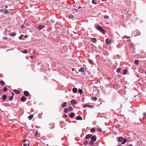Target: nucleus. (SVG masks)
I'll use <instances>...</instances> for the list:
<instances>
[{
  "mask_svg": "<svg viewBox=\"0 0 146 146\" xmlns=\"http://www.w3.org/2000/svg\"><path fill=\"white\" fill-rule=\"evenodd\" d=\"M96 28L97 30L99 31L103 34H105L106 32V31L99 25H97Z\"/></svg>",
  "mask_w": 146,
  "mask_h": 146,
  "instance_id": "nucleus-1",
  "label": "nucleus"
},
{
  "mask_svg": "<svg viewBox=\"0 0 146 146\" xmlns=\"http://www.w3.org/2000/svg\"><path fill=\"white\" fill-rule=\"evenodd\" d=\"M118 141L120 142H122L121 144H123L127 141V140L125 138L123 139V138L121 137H119L118 139Z\"/></svg>",
  "mask_w": 146,
  "mask_h": 146,
  "instance_id": "nucleus-2",
  "label": "nucleus"
},
{
  "mask_svg": "<svg viewBox=\"0 0 146 146\" xmlns=\"http://www.w3.org/2000/svg\"><path fill=\"white\" fill-rule=\"evenodd\" d=\"M45 27V25H38V28L39 30H41Z\"/></svg>",
  "mask_w": 146,
  "mask_h": 146,
  "instance_id": "nucleus-3",
  "label": "nucleus"
},
{
  "mask_svg": "<svg viewBox=\"0 0 146 146\" xmlns=\"http://www.w3.org/2000/svg\"><path fill=\"white\" fill-rule=\"evenodd\" d=\"M71 103L72 105H76V100L74 99L72 100H71Z\"/></svg>",
  "mask_w": 146,
  "mask_h": 146,
  "instance_id": "nucleus-4",
  "label": "nucleus"
},
{
  "mask_svg": "<svg viewBox=\"0 0 146 146\" xmlns=\"http://www.w3.org/2000/svg\"><path fill=\"white\" fill-rule=\"evenodd\" d=\"M24 95L26 96H28L29 94V93L27 91H24Z\"/></svg>",
  "mask_w": 146,
  "mask_h": 146,
  "instance_id": "nucleus-5",
  "label": "nucleus"
},
{
  "mask_svg": "<svg viewBox=\"0 0 146 146\" xmlns=\"http://www.w3.org/2000/svg\"><path fill=\"white\" fill-rule=\"evenodd\" d=\"M91 139L92 141H94L96 140V136H93L91 137Z\"/></svg>",
  "mask_w": 146,
  "mask_h": 146,
  "instance_id": "nucleus-6",
  "label": "nucleus"
},
{
  "mask_svg": "<svg viewBox=\"0 0 146 146\" xmlns=\"http://www.w3.org/2000/svg\"><path fill=\"white\" fill-rule=\"evenodd\" d=\"M26 100V98L24 96H23L21 99V101L23 102H25Z\"/></svg>",
  "mask_w": 146,
  "mask_h": 146,
  "instance_id": "nucleus-7",
  "label": "nucleus"
},
{
  "mask_svg": "<svg viewBox=\"0 0 146 146\" xmlns=\"http://www.w3.org/2000/svg\"><path fill=\"white\" fill-rule=\"evenodd\" d=\"M79 71L82 72V73L84 74H85V72L84 71V69L83 67H82L80 68V70Z\"/></svg>",
  "mask_w": 146,
  "mask_h": 146,
  "instance_id": "nucleus-8",
  "label": "nucleus"
},
{
  "mask_svg": "<svg viewBox=\"0 0 146 146\" xmlns=\"http://www.w3.org/2000/svg\"><path fill=\"white\" fill-rule=\"evenodd\" d=\"M76 120H82V118L80 116H78L76 117Z\"/></svg>",
  "mask_w": 146,
  "mask_h": 146,
  "instance_id": "nucleus-9",
  "label": "nucleus"
},
{
  "mask_svg": "<svg viewBox=\"0 0 146 146\" xmlns=\"http://www.w3.org/2000/svg\"><path fill=\"white\" fill-rule=\"evenodd\" d=\"M87 107H88L90 108H93V106H91L90 105H85L84 106V108H86Z\"/></svg>",
  "mask_w": 146,
  "mask_h": 146,
  "instance_id": "nucleus-10",
  "label": "nucleus"
},
{
  "mask_svg": "<svg viewBox=\"0 0 146 146\" xmlns=\"http://www.w3.org/2000/svg\"><path fill=\"white\" fill-rule=\"evenodd\" d=\"M92 136V135L91 134H88L86 135L85 137V138L86 139H87L91 137Z\"/></svg>",
  "mask_w": 146,
  "mask_h": 146,
  "instance_id": "nucleus-11",
  "label": "nucleus"
},
{
  "mask_svg": "<svg viewBox=\"0 0 146 146\" xmlns=\"http://www.w3.org/2000/svg\"><path fill=\"white\" fill-rule=\"evenodd\" d=\"M106 42L107 44H109L111 42V40H109L108 39H107L106 40Z\"/></svg>",
  "mask_w": 146,
  "mask_h": 146,
  "instance_id": "nucleus-12",
  "label": "nucleus"
},
{
  "mask_svg": "<svg viewBox=\"0 0 146 146\" xmlns=\"http://www.w3.org/2000/svg\"><path fill=\"white\" fill-rule=\"evenodd\" d=\"M78 91V90L77 88H74L72 89V91L74 93H76Z\"/></svg>",
  "mask_w": 146,
  "mask_h": 146,
  "instance_id": "nucleus-13",
  "label": "nucleus"
},
{
  "mask_svg": "<svg viewBox=\"0 0 146 146\" xmlns=\"http://www.w3.org/2000/svg\"><path fill=\"white\" fill-rule=\"evenodd\" d=\"M14 92L16 94H20V92L19 90H14Z\"/></svg>",
  "mask_w": 146,
  "mask_h": 146,
  "instance_id": "nucleus-14",
  "label": "nucleus"
},
{
  "mask_svg": "<svg viewBox=\"0 0 146 146\" xmlns=\"http://www.w3.org/2000/svg\"><path fill=\"white\" fill-rule=\"evenodd\" d=\"M91 41L94 43H95L97 41L96 39V38H92L91 39Z\"/></svg>",
  "mask_w": 146,
  "mask_h": 146,
  "instance_id": "nucleus-15",
  "label": "nucleus"
},
{
  "mask_svg": "<svg viewBox=\"0 0 146 146\" xmlns=\"http://www.w3.org/2000/svg\"><path fill=\"white\" fill-rule=\"evenodd\" d=\"M16 35V33H15V32H13L10 33V35L11 36H15Z\"/></svg>",
  "mask_w": 146,
  "mask_h": 146,
  "instance_id": "nucleus-16",
  "label": "nucleus"
},
{
  "mask_svg": "<svg viewBox=\"0 0 146 146\" xmlns=\"http://www.w3.org/2000/svg\"><path fill=\"white\" fill-rule=\"evenodd\" d=\"M143 116L144 117L143 118L144 121H146V113L145 112L143 113Z\"/></svg>",
  "mask_w": 146,
  "mask_h": 146,
  "instance_id": "nucleus-17",
  "label": "nucleus"
},
{
  "mask_svg": "<svg viewBox=\"0 0 146 146\" xmlns=\"http://www.w3.org/2000/svg\"><path fill=\"white\" fill-rule=\"evenodd\" d=\"M138 31H135L133 33L134 35L135 36H137L138 35V34H137V32Z\"/></svg>",
  "mask_w": 146,
  "mask_h": 146,
  "instance_id": "nucleus-18",
  "label": "nucleus"
},
{
  "mask_svg": "<svg viewBox=\"0 0 146 146\" xmlns=\"http://www.w3.org/2000/svg\"><path fill=\"white\" fill-rule=\"evenodd\" d=\"M74 115H75V113H72L70 114V117L71 118H72L74 117Z\"/></svg>",
  "mask_w": 146,
  "mask_h": 146,
  "instance_id": "nucleus-19",
  "label": "nucleus"
},
{
  "mask_svg": "<svg viewBox=\"0 0 146 146\" xmlns=\"http://www.w3.org/2000/svg\"><path fill=\"white\" fill-rule=\"evenodd\" d=\"M67 104L66 102H64L62 105V106L63 108H65Z\"/></svg>",
  "mask_w": 146,
  "mask_h": 146,
  "instance_id": "nucleus-20",
  "label": "nucleus"
},
{
  "mask_svg": "<svg viewBox=\"0 0 146 146\" xmlns=\"http://www.w3.org/2000/svg\"><path fill=\"white\" fill-rule=\"evenodd\" d=\"M97 131L102 132L101 129L99 127L98 125L97 126Z\"/></svg>",
  "mask_w": 146,
  "mask_h": 146,
  "instance_id": "nucleus-21",
  "label": "nucleus"
},
{
  "mask_svg": "<svg viewBox=\"0 0 146 146\" xmlns=\"http://www.w3.org/2000/svg\"><path fill=\"white\" fill-rule=\"evenodd\" d=\"M121 69L120 68H118L117 69L116 71L117 73H119L121 71Z\"/></svg>",
  "mask_w": 146,
  "mask_h": 146,
  "instance_id": "nucleus-22",
  "label": "nucleus"
},
{
  "mask_svg": "<svg viewBox=\"0 0 146 146\" xmlns=\"http://www.w3.org/2000/svg\"><path fill=\"white\" fill-rule=\"evenodd\" d=\"M88 61L90 63L92 64H94V62H93V61L90 59H89L88 60Z\"/></svg>",
  "mask_w": 146,
  "mask_h": 146,
  "instance_id": "nucleus-23",
  "label": "nucleus"
},
{
  "mask_svg": "<svg viewBox=\"0 0 146 146\" xmlns=\"http://www.w3.org/2000/svg\"><path fill=\"white\" fill-rule=\"evenodd\" d=\"M139 60H134V63L136 64V65H138L139 64Z\"/></svg>",
  "mask_w": 146,
  "mask_h": 146,
  "instance_id": "nucleus-24",
  "label": "nucleus"
},
{
  "mask_svg": "<svg viewBox=\"0 0 146 146\" xmlns=\"http://www.w3.org/2000/svg\"><path fill=\"white\" fill-rule=\"evenodd\" d=\"M127 70L126 69H125L124 70H123V74L125 75L126 74H127Z\"/></svg>",
  "mask_w": 146,
  "mask_h": 146,
  "instance_id": "nucleus-25",
  "label": "nucleus"
},
{
  "mask_svg": "<svg viewBox=\"0 0 146 146\" xmlns=\"http://www.w3.org/2000/svg\"><path fill=\"white\" fill-rule=\"evenodd\" d=\"M90 131L92 133L95 132L96 131L95 129L94 128H92L90 129Z\"/></svg>",
  "mask_w": 146,
  "mask_h": 146,
  "instance_id": "nucleus-26",
  "label": "nucleus"
},
{
  "mask_svg": "<svg viewBox=\"0 0 146 146\" xmlns=\"http://www.w3.org/2000/svg\"><path fill=\"white\" fill-rule=\"evenodd\" d=\"M91 99L93 100L94 101L96 100L97 99V98L96 97H92Z\"/></svg>",
  "mask_w": 146,
  "mask_h": 146,
  "instance_id": "nucleus-27",
  "label": "nucleus"
},
{
  "mask_svg": "<svg viewBox=\"0 0 146 146\" xmlns=\"http://www.w3.org/2000/svg\"><path fill=\"white\" fill-rule=\"evenodd\" d=\"M143 118H144V117L143 116V115L141 117H140V120L141 121H144Z\"/></svg>",
  "mask_w": 146,
  "mask_h": 146,
  "instance_id": "nucleus-28",
  "label": "nucleus"
},
{
  "mask_svg": "<svg viewBox=\"0 0 146 146\" xmlns=\"http://www.w3.org/2000/svg\"><path fill=\"white\" fill-rule=\"evenodd\" d=\"M143 118H144V117L143 116V115L141 117H140V120L141 121H144Z\"/></svg>",
  "mask_w": 146,
  "mask_h": 146,
  "instance_id": "nucleus-29",
  "label": "nucleus"
},
{
  "mask_svg": "<svg viewBox=\"0 0 146 146\" xmlns=\"http://www.w3.org/2000/svg\"><path fill=\"white\" fill-rule=\"evenodd\" d=\"M33 117V115H30L28 117V118H29V120H31L32 119V118Z\"/></svg>",
  "mask_w": 146,
  "mask_h": 146,
  "instance_id": "nucleus-30",
  "label": "nucleus"
},
{
  "mask_svg": "<svg viewBox=\"0 0 146 146\" xmlns=\"http://www.w3.org/2000/svg\"><path fill=\"white\" fill-rule=\"evenodd\" d=\"M7 96L5 95H4L3 96V99L4 100H5L7 99Z\"/></svg>",
  "mask_w": 146,
  "mask_h": 146,
  "instance_id": "nucleus-31",
  "label": "nucleus"
},
{
  "mask_svg": "<svg viewBox=\"0 0 146 146\" xmlns=\"http://www.w3.org/2000/svg\"><path fill=\"white\" fill-rule=\"evenodd\" d=\"M68 109L67 108H65L64 110V112L65 113H66L68 111Z\"/></svg>",
  "mask_w": 146,
  "mask_h": 146,
  "instance_id": "nucleus-32",
  "label": "nucleus"
},
{
  "mask_svg": "<svg viewBox=\"0 0 146 146\" xmlns=\"http://www.w3.org/2000/svg\"><path fill=\"white\" fill-rule=\"evenodd\" d=\"M96 1H95V0H92V3L93 4L96 5L97 4V3L96 2Z\"/></svg>",
  "mask_w": 146,
  "mask_h": 146,
  "instance_id": "nucleus-33",
  "label": "nucleus"
},
{
  "mask_svg": "<svg viewBox=\"0 0 146 146\" xmlns=\"http://www.w3.org/2000/svg\"><path fill=\"white\" fill-rule=\"evenodd\" d=\"M7 90V87H4L3 89V91L4 92H5Z\"/></svg>",
  "mask_w": 146,
  "mask_h": 146,
  "instance_id": "nucleus-34",
  "label": "nucleus"
},
{
  "mask_svg": "<svg viewBox=\"0 0 146 146\" xmlns=\"http://www.w3.org/2000/svg\"><path fill=\"white\" fill-rule=\"evenodd\" d=\"M4 82L2 80V81H1L0 82V84L2 85H4Z\"/></svg>",
  "mask_w": 146,
  "mask_h": 146,
  "instance_id": "nucleus-35",
  "label": "nucleus"
},
{
  "mask_svg": "<svg viewBox=\"0 0 146 146\" xmlns=\"http://www.w3.org/2000/svg\"><path fill=\"white\" fill-rule=\"evenodd\" d=\"M78 92L80 94H82L83 92L82 90L81 89H79L78 90Z\"/></svg>",
  "mask_w": 146,
  "mask_h": 146,
  "instance_id": "nucleus-36",
  "label": "nucleus"
},
{
  "mask_svg": "<svg viewBox=\"0 0 146 146\" xmlns=\"http://www.w3.org/2000/svg\"><path fill=\"white\" fill-rule=\"evenodd\" d=\"M99 56L98 55H96V58L97 60H99Z\"/></svg>",
  "mask_w": 146,
  "mask_h": 146,
  "instance_id": "nucleus-37",
  "label": "nucleus"
},
{
  "mask_svg": "<svg viewBox=\"0 0 146 146\" xmlns=\"http://www.w3.org/2000/svg\"><path fill=\"white\" fill-rule=\"evenodd\" d=\"M89 143L90 145H93L94 144V141H90Z\"/></svg>",
  "mask_w": 146,
  "mask_h": 146,
  "instance_id": "nucleus-38",
  "label": "nucleus"
},
{
  "mask_svg": "<svg viewBox=\"0 0 146 146\" xmlns=\"http://www.w3.org/2000/svg\"><path fill=\"white\" fill-rule=\"evenodd\" d=\"M23 145L24 146H29V144L27 143H24V144H23Z\"/></svg>",
  "mask_w": 146,
  "mask_h": 146,
  "instance_id": "nucleus-39",
  "label": "nucleus"
},
{
  "mask_svg": "<svg viewBox=\"0 0 146 146\" xmlns=\"http://www.w3.org/2000/svg\"><path fill=\"white\" fill-rule=\"evenodd\" d=\"M13 96H11L9 97V100L10 101L12 100H13Z\"/></svg>",
  "mask_w": 146,
  "mask_h": 146,
  "instance_id": "nucleus-40",
  "label": "nucleus"
},
{
  "mask_svg": "<svg viewBox=\"0 0 146 146\" xmlns=\"http://www.w3.org/2000/svg\"><path fill=\"white\" fill-rule=\"evenodd\" d=\"M39 134V133H38V131H36V133L35 134V135L36 136H37Z\"/></svg>",
  "mask_w": 146,
  "mask_h": 146,
  "instance_id": "nucleus-41",
  "label": "nucleus"
},
{
  "mask_svg": "<svg viewBox=\"0 0 146 146\" xmlns=\"http://www.w3.org/2000/svg\"><path fill=\"white\" fill-rule=\"evenodd\" d=\"M23 36H24V35H21V36L19 37V38L20 39H22V38L23 37Z\"/></svg>",
  "mask_w": 146,
  "mask_h": 146,
  "instance_id": "nucleus-42",
  "label": "nucleus"
},
{
  "mask_svg": "<svg viewBox=\"0 0 146 146\" xmlns=\"http://www.w3.org/2000/svg\"><path fill=\"white\" fill-rule=\"evenodd\" d=\"M69 110L70 111L72 110V107H69L68 108Z\"/></svg>",
  "mask_w": 146,
  "mask_h": 146,
  "instance_id": "nucleus-43",
  "label": "nucleus"
},
{
  "mask_svg": "<svg viewBox=\"0 0 146 146\" xmlns=\"http://www.w3.org/2000/svg\"><path fill=\"white\" fill-rule=\"evenodd\" d=\"M63 117L64 118H66L67 117V115L66 114H64L63 115Z\"/></svg>",
  "mask_w": 146,
  "mask_h": 146,
  "instance_id": "nucleus-44",
  "label": "nucleus"
},
{
  "mask_svg": "<svg viewBox=\"0 0 146 146\" xmlns=\"http://www.w3.org/2000/svg\"><path fill=\"white\" fill-rule=\"evenodd\" d=\"M23 53L25 54H27L28 53V52L27 50H25L24 51Z\"/></svg>",
  "mask_w": 146,
  "mask_h": 146,
  "instance_id": "nucleus-45",
  "label": "nucleus"
},
{
  "mask_svg": "<svg viewBox=\"0 0 146 146\" xmlns=\"http://www.w3.org/2000/svg\"><path fill=\"white\" fill-rule=\"evenodd\" d=\"M26 141V139H23L22 140V142L23 143H25Z\"/></svg>",
  "mask_w": 146,
  "mask_h": 146,
  "instance_id": "nucleus-46",
  "label": "nucleus"
},
{
  "mask_svg": "<svg viewBox=\"0 0 146 146\" xmlns=\"http://www.w3.org/2000/svg\"><path fill=\"white\" fill-rule=\"evenodd\" d=\"M9 12V11L8 9H7L5 11V14H6Z\"/></svg>",
  "mask_w": 146,
  "mask_h": 146,
  "instance_id": "nucleus-47",
  "label": "nucleus"
},
{
  "mask_svg": "<svg viewBox=\"0 0 146 146\" xmlns=\"http://www.w3.org/2000/svg\"><path fill=\"white\" fill-rule=\"evenodd\" d=\"M69 17H70V18L71 19H72L73 18H72L73 17L72 16V14H71L69 15Z\"/></svg>",
  "mask_w": 146,
  "mask_h": 146,
  "instance_id": "nucleus-48",
  "label": "nucleus"
},
{
  "mask_svg": "<svg viewBox=\"0 0 146 146\" xmlns=\"http://www.w3.org/2000/svg\"><path fill=\"white\" fill-rule=\"evenodd\" d=\"M4 11H5L4 9H2V10L0 9V12H3Z\"/></svg>",
  "mask_w": 146,
  "mask_h": 146,
  "instance_id": "nucleus-49",
  "label": "nucleus"
},
{
  "mask_svg": "<svg viewBox=\"0 0 146 146\" xmlns=\"http://www.w3.org/2000/svg\"><path fill=\"white\" fill-rule=\"evenodd\" d=\"M124 38H129V37L128 36H124Z\"/></svg>",
  "mask_w": 146,
  "mask_h": 146,
  "instance_id": "nucleus-50",
  "label": "nucleus"
},
{
  "mask_svg": "<svg viewBox=\"0 0 146 146\" xmlns=\"http://www.w3.org/2000/svg\"><path fill=\"white\" fill-rule=\"evenodd\" d=\"M104 18L105 19H106L107 18H109V17L108 16H105L104 17Z\"/></svg>",
  "mask_w": 146,
  "mask_h": 146,
  "instance_id": "nucleus-51",
  "label": "nucleus"
},
{
  "mask_svg": "<svg viewBox=\"0 0 146 146\" xmlns=\"http://www.w3.org/2000/svg\"><path fill=\"white\" fill-rule=\"evenodd\" d=\"M25 27V26H24V25H22L21 26V28H22V29H23V28H24Z\"/></svg>",
  "mask_w": 146,
  "mask_h": 146,
  "instance_id": "nucleus-52",
  "label": "nucleus"
},
{
  "mask_svg": "<svg viewBox=\"0 0 146 146\" xmlns=\"http://www.w3.org/2000/svg\"><path fill=\"white\" fill-rule=\"evenodd\" d=\"M4 39L5 40H7V36H5L4 37Z\"/></svg>",
  "mask_w": 146,
  "mask_h": 146,
  "instance_id": "nucleus-53",
  "label": "nucleus"
},
{
  "mask_svg": "<svg viewBox=\"0 0 146 146\" xmlns=\"http://www.w3.org/2000/svg\"><path fill=\"white\" fill-rule=\"evenodd\" d=\"M127 41V42H130L131 41V40L130 39H128Z\"/></svg>",
  "mask_w": 146,
  "mask_h": 146,
  "instance_id": "nucleus-54",
  "label": "nucleus"
},
{
  "mask_svg": "<svg viewBox=\"0 0 146 146\" xmlns=\"http://www.w3.org/2000/svg\"><path fill=\"white\" fill-rule=\"evenodd\" d=\"M87 143V141H85L84 142V143L85 144H86Z\"/></svg>",
  "mask_w": 146,
  "mask_h": 146,
  "instance_id": "nucleus-55",
  "label": "nucleus"
},
{
  "mask_svg": "<svg viewBox=\"0 0 146 146\" xmlns=\"http://www.w3.org/2000/svg\"><path fill=\"white\" fill-rule=\"evenodd\" d=\"M117 146H122V145L121 144H120L117 145Z\"/></svg>",
  "mask_w": 146,
  "mask_h": 146,
  "instance_id": "nucleus-56",
  "label": "nucleus"
},
{
  "mask_svg": "<svg viewBox=\"0 0 146 146\" xmlns=\"http://www.w3.org/2000/svg\"><path fill=\"white\" fill-rule=\"evenodd\" d=\"M27 37V35H26L25 36V38H26Z\"/></svg>",
  "mask_w": 146,
  "mask_h": 146,
  "instance_id": "nucleus-57",
  "label": "nucleus"
},
{
  "mask_svg": "<svg viewBox=\"0 0 146 146\" xmlns=\"http://www.w3.org/2000/svg\"><path fill=\"white\" fill-rule=\"evenodd\" d=\"M127 146H133V145L131 144H130L128 145Z\"/></svg>",
  "mask_w": 146,
  "mask_h": 146,
  "instance_id": "nucleus-58",
  "label": "nucleus"
},
{
  "mask_svg": "<svg viewBox=\"0 0 146 146\" xmlns=\"http://www.w3.org/2000/svg\"><path fill=\"white\" fill-rule=\"evenodd\" d=\"M11 94H12V96L14 95V93H13V92H12L11 93Z\"/></svg>",
  "mask_w": 146,
  "mask_h": 146,
  "instance_id": "nucleus-59",
  "label": "nucleus"
},
{
  "mask_svg": "<svg viewBox=\"0 0 146 146\" xmlns=\"http://www.w3.org/2000/svg\"><path fill=\"white\" fill-rule=\"evenodd\" d=\"M74 68H72V71H74Z\"/></svg>",
  "mask_w": 146,
  "mask_h": 146,
  "instance_id": "nucleus-60",
  "label": "nucleus"
},
{
  "mask_svg": "<svg viewBox=\"0 0 146 146\" xmlns=\"http://www.w3.org/2000/svg\"><path fill=\"white\" fill-rule=\"evenodd\" d=\"M2 91V89H0V92Z\"/></svg>",
  "mask_w": 146,
  "mask_h": 146,
  "instance_id": "nucleus-61",
  "label": "nucleus"
},
{
  "mask_svg": "<svg viewBox=\"0 0 146 146\" xmlns=\"http://www.w3.org/2000/svg\"><path fill=\"white\" fill-rule=\"evenodd\" d=\"M81 8V7H79V9H80V8Z\"/></svg>",
  "mask_w": 146,
  "mask_h": 146,
  "instance_id": "nucleus-62",
  "label": "nucleus"
},
{
  "mask_svg": "<svg viewBox=\"0 0 146 146\" xmlns=\"http://www.w3.org/2000/svg\"><path fill=\"white\" fill-rule=\"evenodd\" d=\"M145 74H146V71L145 72Z\"/></svg>",
  "mask_w": 146,
  "mask_h": 146,
  "instance_id": "nucleus-63",
  "label": "nucleus"
},
{
  "mask_svg": "<svg viewBox=\"0 0 146 146\" xmlns=\"http://www.w3.org/2000/svg\"><path fill=\"white\" fill-rule=\"evenodd\" d=\"M74 33H75V34H76V32H74Z\"/></svg>",
  "mask_w": 146,
  "mask_h": 146,
  "instance_id": "nucleus-64",
  "label": "nucleus"
}]
</instances>
